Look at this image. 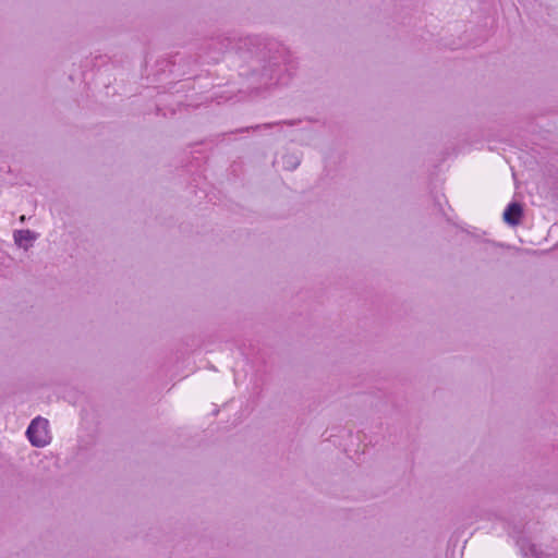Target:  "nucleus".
I'll return each mask as SVG.
<instances>
[{
    "instance_id": "nucleus-1",
    "label": "nucleus",
    "mask_w": 558,
    "mask_h": 558,
    "mask_svg": "<svg viewBox=\"0 0 558 558\" xmlns=\"http://www.w3.org/2000/svg\"><path fill=\"white\" fill-rule=\"evenodd\" d=\"M48 426V421L40 416L31 422L27 427L26 435L33 446L41 448L49 444L50 435Z\"/></svg>"
},
{
    "instance_id": "nucleus-2",
    "label": "nucleus",
    "mask_w": 558,
    "mask_h": 558,
    "mask_svg": "<svg viewBox=\"0 0 558 558\" xmlns=\"http://www.w3.org/2000/svg\"><path fill=\"white\" fill-rule=\"evenodd\" d=\"M522 555L524 557L545 558L544 553L537 545L531 543L526 538H521L517 542Z\"/></svg>"
},
{
    "instance_id": "nucleus-3",
    "label": "nucleus",
    "mask_w": 558,
    "mask_h": 558,
    "mask_svg": "<svg viewBox=\"0 0 558 558\" xmlns=\"http://www.w3.org/2000/svg\"><path fill=\"white\" fill-rule=\"evenodd\" d=\"M522 207L518 203H511L504 211V220L510 226H517L520 222Z\"/></svg>"
},
{
    "instance_id": "nucleus-4",
    "label": "nucleus",
    "mask_w": 558,
    "mask_h": 558,
    "mask_svg": "<svg viewBox=\"0 0 558 558\" xmlns=\"http://www.w3.org/2000/svg\"><path fill=\"white\" fill-rule=\"evenodd\" d=\"M36 239L31 230H17L14 232V241L20 246H27Z\"/></svg>"
}]
</instances>
